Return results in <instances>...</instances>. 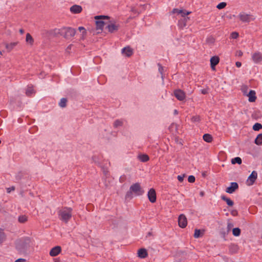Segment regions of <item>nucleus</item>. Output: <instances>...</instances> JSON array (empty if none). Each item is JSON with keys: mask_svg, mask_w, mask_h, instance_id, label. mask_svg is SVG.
I'll return each mask as SVG.
<instances>
[{"mask_svg": "<svg viewBox=\"0 0 262 262\" xmlns=\"http://www.w3.org/2000/svg\"><path fill=\"white\" fill-rule=\"evenodd\" d=\"M48 33L50 36H56L60 35L66 39H70L75 35L76 30L71 27H62L51 30Z\"/></svg>", "mask_w": 262, "mask_h": 262, "instance_id": "nucleus-1", "label": "nucleus"}, {"mask_svg": "<svg viewBox=\"0 0 262 262\" xmlns=\"http://www.w3.org/2000/svg\"><path fill=\"white\" fill-rule=\"evenodd\" d=\"M72 208L63 207L58 211V217L63 222L67 223L72 218Z\"/></svg>", "mask_w": 262, "mask_h": 262, "instance_id": "nucleus-2", "label": "nucleus"}, {"mask_svg": "<svg viewBox=\"0 0 262 262\" xmlns=\"http://www.w3.org/2000/svg\"><path fill=\"white\" fill-rule=\"evenodd\" d=\"M30 239L29 238L20 239L16 244V248L20 252L25 253L30 247Z\"/></svg>", "mask_w": 262, "mask_h": 262, "instance_id": "nucleus-3", "label": "nucleus"}, {"mask_svg": "<svg viewBox=\"0 0 262 262\" xmlns=\"http://www.w3.org/2000/svg\"><path fill=\"white\" fill-rule=\"evenodd\" d=\"M144 193V191L141 187L140 183H136L130 186L129 191L127 192L126 195L129 193H133L136 196L142 195Z\"/></svg>", "mask_w": 262, "mask_h": 262, "instance_id": "nucleus-4", "label": "nucleus"}, {"mask_svg": "<svg viewBox=\"0 0 262 262\" xmlns=\"http://www.w3.org/2000/svg\"><path fill=\"white\" fill-rule=\"evenodd\" d=\"M105 18L108 19L109 17L108 16L105 15H97L95 16V19L97 20L96 21V25L97 30H102L104 25V22L103 20L99 19Z\"/></svg>", "mask_w": 262, "mask_h": 262, "instance_id": "nucleus-5", "label": "nucleus"}, {"mask_svg": "<svg viewBox=\"0 0 262 262\" xmlns=\"http://www.w3.org/2000/svg\"><path fill=\"white\" fill-rule=\"evenodd\" d=\"M173 94L176 98L180 101H183L186 98L185 93L184 92V91L180 89L174 90L173 92Z\"/></svg>", "mask_w": 262, "mask_h": 262, "instance_id": "nucleus-6", "label": "nucleus"}, {"mask_svg": "<svg viewBox=\"0 0 262 262\" xmlns=\"http://www.w3.org/2000/svg\"><path fill=\"white\" fill-rule=\"evenodd\" d=\"M257 178V173L256 171H253L247 180V184L249 186L252 185Z\"/></svg>", "mask_w": 262, "mask_h": 262, "instance_id": "nucleus-7", "label": "nucleus"}, {"mask_svg": "<svg viewBox=\"0 0 262 262\" xmlns=\"http://www.w3.org/2000/svg\"><path fill=\"white\" fill-rule=\"evenodd\" d=\"M148 198L149 199V201L152 203H155L157 200V195H156V192L154 188H151L149 189V190L148 192L147 193Z\"/></svg>", "mask_w": 262, "mask_h": 262, "instance_id": "nucleus-8", "label": "nucleus"}, {"mask_svg": "<svg viewBox=\"0 0 262 262\" xmlns=\"http://www.w3.org/2000/svg\"><path fill=\"white\" fill-rule=\"evenodd\" d=\"M178 224L179 226L182 228L186 227L187 225V220L185 215L181 214L179 216Z\"/></svg>", "mask_w": 262, "mask_h": 262, "instance_id": "nucleus-9", "label": "nucleus"}, {"mask_svg": "<svg viewBox=\"0 0 262 262\" xmlns=\"http://www.w3.org/2000/svg\"><path fill=\"white\" fill-rule=\"evenodd\" d=\"M252 59L254 63H259L262 61V54L259 52H255L252 54Z\"/></svg>", "mask_w": 262, "mask_h": 262, "instance_id": "nucleus-10", "label": "nucleus"}, {"mask_svg": "<svg viewBox=\"0 0 262 262\" xmlns=\"http://www.w3.org/2000/svg\"><path fill=\"white\" fill-rule=\"evenodd\" d=\"M238 188V184L236 182H232L230 183V186L226 188V192L229 193H232Z\"/></svg>", "mask_w": 262, "mask_h": 262, "instance_id": "nucleus-11", "label": "nucleus"}, {"mask_svg": "<svg viewBox=\"0 0 262 262\" xmlns=\"http://www.w3.org/2000/svg\"><path fill=\"white\" fill-rule=\"evenodd\" d=\"M119 27L120 26L119 24L112 23L108 25L106 28H107L108 32L112 33L117 31Z\"/></svg>", "mask_w": 262, "mask_h": 262, "instance_id": "nucleus-12", "label": "nucleus"}, {"mask_svg": "<svg viewBox=\"0 0 262 262\" xmlns=\"http://www.w3.org/2000/svg\"><path fill=\"white\" fill-rule=\"evenodd\" d=\"M220 58L217 56H213L210 59V66L212 70H214L215 69V66L219 63Z\"/></svg>", "mask_w": 262, "mask_h": 262, "instance_id": "nucleus-13", "label": "nucleus"}, {"mask_svg": "<svg viewBox=\"0 0 262 262\" xmlns=\"http://www.w3.org/2000/svg\"><path fill=\"white\" fill-rule=\"evenodd\" d=\"M246 96L249 97L248 100L250 102H255L257 98L255 91L254 90H250L249 92L246 94Z\"/></svg>", "mask_w": 262, "mask_h": 262, "instance_id": "nucleus-14", "label": "nucleus"}, {"mask_svg": "<svg viewBox=\"0 0 262 262\" xmlns=\"http://www.w3.org/2000/svg\"><path fill=\"white\" fill-rule=\"evenodd\" d=\"M122 53L126 57H129L133 55V51L129 47H126L122 49Z\"/></svg>", "mask_w": 262, "mask_h": 262, "instance_id": "nucleus-15", "label": "nucleus"}, {"mask_svg": "<svg viewBox=\"0 0 262 262\" xmlns=\"http://www.w3.org/2000/svg\"><path fill=\"white\" fill-rule=\"evenodd\" d=\"M61 250V248L60 246H56L53 248L50 251V255L51 256H57Z\"/></svg>", "mask_w": 262, "mask_h": 262, "instance_id": "nucleus-16", "label": "nucleus"}, {"mask_svg": "<svg viewBox=\"0 0 262 262\" xmlns=\"http://www.w3.org/2000/svg\"><path fill=\"white\" fill-rule=\"evenodd\" d=\"M82 10V7L79 5H74L70 8L71 12L74 14L79 13Z\"/></svg>", "mask_w": 262, "mask_h": 262, "instance_id": "nucleus-17", "label": "nucleus"}, {"mask_svg": "<svg viewBox=\"0 0 262 262\" xmlns=\"http://www.w3.org/2000/svg\"><path fill=\"white\" fill-rule=\"evenodd\" d=\"M250 15L247 14H240L239 15V19L243 22L249 23L250 21Z\"/></svg>", "mask_w": 262, "mask_h": 262, "instance_id": "nucleus-18", "label": "nucleus"}, {"mask_svg": "<svg viewBox=\"0 0 262 262\" xmlns=\"http://www.w3.org/2000/svg\"><path fill=\"white\" fill-rule=\"evenodd\" d=\"M138 255L139 257L144 258L147 256L148 253L145 249L141 248L138 250Z\"/></svg>", "mask_w": 262, "mask_h": 262, "instance_id": "nucleus-19", "label": "nucleus"}, {"mask_svg": "<svg viewBox=\"0 0 262 262\" xmlns=\"http://www.w3.org/2000/svg\"><path fill=\"white\" fill-rule=\"evenodd\" d=\"M221 199L222 200L225 201L227 204L229 206H232L234 205V202L230 199L227 198L225 195H222Z\"/></svg>", "mask_w": 262, "mask_h": 262, "instance_id": "nucleus-20", "label": "nucleus"}, {"mask_svg": "<svg viewBox=\"0 0 262 262\" xmlns=\"http://www.w3.org/2000/svg\"><path fill=\"white\" fill-rule=\"evenodd\" d=\"M203 140L208 143H211L213 140L212 136L209 134H205L203 136Z\"/></svg>", "mask_w": 262, "mask_h": 262, "instance_id": "nucleus-21", "label": "nucleus"}, {"mask_svg": "<svg viewBox=\"0 0 262 262\" xmlns=\"http://www.w3.org/2000/svg\"><path fill=\"white\" fill-rule=\"evenodd\" d=\"M6 239V235L3 229L0 228V244H2Z\"/></svg>", "mask_w": 262, "mask_h": 262, "instance_id": "nucleus-22", "label": "nucleus"}, {"mask_svg": "<svg viewBox=\"0 0 262 262\" xmlns=\"http://www.w3.org/2000/svg\"><path fill=\"white\" fill-rule=\"evenodd\" d=\"M17 42H11L9 44H7L6 45V48L7 50V52H10L11 51L13 48L16 46Z\"/></svg>", "mask_w": 262, "mask_h": 262, "instance_id": "nucleus-23", "label": "nucleus"}, {"mask_svg": "<svg viewBox=\"0 0 262 262\" xmlns=\"http://www.w3.org/2000/svg\"><path fill=\"white\" fill-rule=\"evenodd\" d=\"M26 41L31 45H32L34 43V39L29 33L26 34Z\"/></svg>", "mask_w": 262, "mask_h": 262, "instance_id": "nucleus-24", "label": "nucleus"}, {"mask_svg": "<svg viewBox=\"0 0 262 262\" xmlns=\"http://www.w3.org/2000/svg\"><path fill=\"white\" fill-rule=\"evenodd\" d=\"M139 159L143 162H146L149 159L148 155L145 154L140 155L138 156Z\"/></svg>", "mask_w": 262, "mask_h": 262, "instance_id": "nucleus-25", "label": "nucleus"}, {"mask_svg": "<svg viewBox=\"0 0 262 262\" xmlns=\"http://www.w3.org/2000/svg\"><path fill=\"white\" fill-rule=\"evenodd\" d=\"M254 143L257 145H260L262 144V134L258 135L255 139Z\"/></svg>", "mask_w": 262, "mask_h": 262, "instance_id": "nucleus-26", "label": "nucleus"}, {"mask_svg": "<svg viewBox=\"0 0 262 262\" xmlns=\"http://www.w3.org/2000/svg\"><path fill=\"white\" fill-rule=\"evenodd\" d=\"M35 93L34 90L32 86H28L26 92V94L27 96H30Z\"/></svg>", "mask_w": 262, "mask_h": 262, "instance_id": "nucleus-27", "label": "nucleus"}, {"mask_svg": "<svg viewBox=\"0 0 262 262\" xmlns=\"http://www.w3.org/2000/svg\"><path fill=\"white\" fill-rule=\"evenodd\" d=\"M67 99L65 98H62L61 99L59 103V105L62 107H65L67 106Z\"/></svg>", "mask_w": 262, "mask_h": 262, "instance_id": "nucleus-28", "label": "nucleus"}, {"mask_svg": "<svg viewBox=\"0 0 262 262\" xmlns=\"http://www.w3.org/2000/svg\"><path fill=\"white\" fill-rule=\"evenodd\" d=\"M241 233V229L239 228H235L232 230V234L235 236H238L240 235Z\"/></svg>", "mask_w": 262, "mask_h": 262, "instance_id": "nucleus-29", "label": "nucleus"}, {"mask_svg": "<svg viewBox=\"0 0 262 262\" xmlns=\"http://www.w3.org/2000/svg\"><path fill=\"white\" fill-rule=\"evenodd\" d=\"M237 246L236 245H231L229 247V251L231 253H235L237 251Z\"/></svg>", "mask_w": 262, "mask_h": 262, "instance_id": "nucleus-30", "label": "nucleus"}, {"mask_svg": "<svg viewBox=\"0 0 262 262\" xmlns=\"http://www.w3.org/2000/svg\"><path fill=\"white\" fill-rule=\"evenodd\" d=\"M242 162V160L239 157H236L231 160V163L233 164H235L237 163L238 164H241Z\"/></svg>", "mask_w": 262, "mask_h": 262, "instance_id": "nucleus-31", "label": "nucleus"}, {"mask_svg": "<svg viewBox=\"0 0 262 262\" xmlns=\"http://www.w3.org/2000/svg\"><path fill=\"white\" fill-rule=\"evenodd\" d=\"M252 128L255 131H258L262 128V125L259 123H256L253 126Z\"/></svg>", "mask_w": 262, "mask_h": 262, "instance_id": "nucleus-32", "label": "nucleus"}, {"mask_svg": "<svg viewBox=\"0 0 262 262\" xmlns=\"http://www.w3.org/2000/svg\"><path fill=\"white\" fill-rule=\"evenodd\" d=\"M203 233H201V230L195 229L194 230V237L195 238H199L203 235Z\"/></svg>", "mask_w": 262, "mask_h": 262, "instance_id": "nucleus-33", "label": "nucleus"}, {"mask_svg": "<svg viewBox=\"0 0 262 262\" xmlns=\"http://www.w3.org/2000/svg\"><path fill=\"white\" fill-rule=\"evenodd\" d=\"M186 18H183V19L179 20L178 25L180 27H182V28L183 27H185L186 25Z\"/></svg>", "mask_w": 262, "mask_h": 262, "instance_id": "nucleus-34", "label": "nucleus"}, {"mask_svg": "<svg viewBox=\"0 0 262 262\" xmlns=\"http://www.w3.org/2000/svg\"><path fill=\"white\" fill-rule=\"evenodd\" d=\"M248 86L246 85H243L241 87V91L243 93L244 95H246L248 94Z\"/></svg>", "mask_w": 262, "mask_h": 262, "instance_id": "nucleus-35", "label": "nucleus"}, {"mask_svg": "<svg viewBox=\"0 0 262 262\" xmlns=\"http://www.w3.org/2000/svg\"><path fill=\"white\" fill-rule=\"evenodd\" d=\"M18 221L21 223H24L27 221V217L26 215H21L18 217Z\"/></svg>", "mask_w": 262, "mask_h": 262, "instance_id": "nucleus-36", "label": "nucleus"}, {"mask_svg": "<svg viewBox=\"0 0 262 262\" xmlns=\"http://www.w3.org/2000/svg\"><path fill=\"white\" fill-rule=\"evenodd\" d=\"M123 123L122 121L120 120H116L114 123V126L115 127H118V126H121Z\"/></svg>", "mask_w": 262, "mask_h": 262, "instance_id": "nucleus-37", "label": "nucleus"}, {"mask_svg": "<svg viewBox=\"0 0 262 262\" xmlns=\"http://www.w3.org/2000/svg\"><path fill=\"white\" fill-rule=\"evenodd\" d=\"M24 176V173L21 171H20L17 173V174L16 175V180L17 181L20 180Z\"/></svg>", "mask_w": 262, "mask_h": 262, "instance_id": "nucleus-38", "label": "nucleus"}, {"mask_svg": "<svg viewBox=\"0 0 262 262\" xmlns=\"http://www.w3.org/2000/svg\"><path fill=\"white\" fill-rule=\"evenodd\" d=\"M226 5L227 4L225 2H222L217 5L216 8L219 9H222L224 8Z\"/></svg>", "mask_w": 262, "mask_h": 262, "instance_id": "nucleus-39", "label": "nucleus"}, {"mask_svg": "<svg viewBox=\"0 0 262 262\" xmlns=\"http://www.w3.org/2000/svg\"><path fill=\"white\" fill-rule=\"evenodd\" d=\"M238 36L239 34L236 32H233L230 34V38L232 39H236Z\"/></svg>", "mask_w": 262, "mask_h": 262, "instance_id": "nucleus-40", "label": "nucleus"}, {"mask_svg": "<svg viewBox=\"0 0 262 262\" xmlns=\"http://www.w3.org/2000/svg\"><path fill=\"white\" fill-rule=\"evenodd\" d=\"M191 121L193 122H199L200 121V117L199 116L196 115L193 116L191 119Z\"/></svg>", "mask_w": 262, "mask_h": 262, "instance_id": "nucleus-41", "label": "nucleus"}, {"mask_svg": "<svg viewBox=\"0 0 262 262\" xmlns=\"http://www.w3.org/2000/svg\"><path fill=\"white\" fill-rule=\"evenodd\" d=\"M78 30L81 32L82 31V37L83 38L84 36L86 34V31L85 28L83 27H79L78 28Z\"/></svg>", "mask_w": 262, "mask_h": 262, "instance_id": "nucleus-42", "label": "nucleus"}, {"mask_svg": "<svg viewBox=\"0 0 262 262\" xmlns=\"http://www.w3.org/2000/svg\"><path fill=\"white\" fill-rule=\"evenodd\" d=\"M233 227V224L231 222H228L227 223V233H228L230 231V230H231V229Z\"/></svg>", "mask_w": 262, "mask_h": 262, "instance_id": "nucleus-43", "label": "nucleus"}, {"mask_svg": "<svg viewBox=\"0 0 262 262\" xmlns=\"http://www.w3.org/2000/svg\"><path fill=\"white\" fill-rule=\"evenodd\" d=\"M171 13L173 14L177 13L178 14H180V13H183V10H179L178 9L174 8L172 10Z\"/></svg>", "mask_w": 262, "mask_h": 262, "instance_id": "nucleus-44", "label": "nucleus"}, {"mask_svg": "<svg viewBox=\"0 0 262 262\" xmlns=\"http://www.w3.org/2000/svg\"><path fill=\"white\" fill-rule=\"evenodd\" d=\"M195 178L193 176H189L188 178V181L189 183H193L195 182Z\"/></svg>", "mask_w": 262, "mask_h": 262, "instance_id": "nucleus-45", "label": "nucleus"}, {"mask_svg": "<svg viewBox=\"0 0 262 262\" xmlns=\"http://www.w3.org/2000/svg\"><path fill=\"white\" fill-rule=\"evenodd\" d=\"M190 13L189 12H187L186 10H183V13H180V14L183 17V18H185V16L187 15H188Z\"/></svg>", "mask_w": 262, "mask_h": 262, "instance_id": "nucleus-46", "label": "nucleus"}, {"mask_svg": "<svg viewBox=\"0 0 262 262\" xmlns=\"http://www.w3.org/2000/svg\"><path fill=\"white\" fill-rule=\"evenodd\" d=\"M126 179V176L125 175H123L120 177L119 181L121 183H123L125 181Z\"/></svg>", "mask_w": 262, "mask_h": 262, "instance_id": "nucleus-47", "label": "nucleus"}, {"mask_svg": "<svg viewBox=\"0 0 262 262\" xmlns=\"http://www.w3.org/2000/svg\"><path fill=\"white\" fill-rule=\"evenodd\" d=\"M184 177H185L184 174L183 176L179 175L178 176L177 178H178V180H179V181H180V182H182L183 181Z\"/></svg>", "mask_w": 262, "mask_h": 262, "instance_id": "nucleus-48", "label": "nucleus"}, {"mask_svg": "<svg viewBox=\"0 0 262 262\" xmlns=\"http://www.w3.org/2000/svg\"><path fill=\"white\" fill-rule=\"evenodd\" d=\"M231 214L233 216H237L238 215V212L236 210H233L231 211Z\"/></svg>", "mask_w": 262, "mask_h": 262, "instance_id": "nucleus-49", "label": "nucleus"}, {"mask_svg": "<svg viewBox=\"0 0 262 262\" xmlns=\"http://www.w3.org/2000/svg\"><path fill=\"white\" fill-rule=\"evenodd\" d=\"M158 66H159V71L161 73V74L162 75L163 71V67L160 64H158Z\"/></svg>", "mask_w": 262, "mask_h": 262, "instance_id": "nucleus-50", "label": "nucleus"}, {"mask_svg": "<svg viewBox=\"0 0 262 262\" xmlns=\"http://www.w3.org/2000/svg\"><path fill=\"white\" fill-rule=\"evenodd\" d=\"M243 52L241 50L237 51L236 53V55L239 57H241L243 55Z\"/></svg>", "mask_w": 262, "mask_h": 262, "instance_id": "nucleus-51", "label": "nucleus"}, {"mask_svg": "<svg viewBox=\"0 0 262 262\" xmlns=\"http://www.w3.org/2000/svg\"><path fill=\"white\" fill-rule=\"evenodd\" d=\"M26 260L23 258H19L15 261V262H26Z\"/></svg>", "mask_w": 262, "mask_h": 262, "instance_id": "nucleus-52", "label": "nucleus"}, {"mask_svg": "<svg viewBox=\"0 0 262 262\" xmlns=\"http://www.w3.org/2000/svg\"><path fill=\"white\" fill-rule=\"evenodd\" d=\"M15 187L14 186H12L10 188H7V192L9 193L11 192V190H14Z\"/></svg>", "mask_w": 262, "mask_h": 262, "instance_id": "nucleus-53", "label": "nucleus"}, {"mask_svg": "<svg viewBox=\"0 0 262 262\" xmlns=\"http://www.w3.org/2000/svg\"><path fill=\"white\" fill-rule=\"evenodd\" d=\"M235 65L237 68H240L242 66V63L239 61H237L235 63Z\"/></svg>", "mask_w": 262, "mask_h": 262, "instance_id": "nucleus-54", "label": "nucleus"}, {"mask_svg": "<svg viewBox=\"0 0 262 262\" xmlns=\"http://www.w3.org/2000/svg\"><path fill=\"white\" fill-rule=\"evenodd\" d=\"M207 90H206L205 89L202 90V93L203 94H207Z\"/></svg>", "mask_w": 262, "mask_h": 262, "instance_id": "nucleus-55", "label": "nucleus"}, {"mask_svg": "<svg viewBox=\"0 0 262 262\" xmlns=\"http://www.w3.org/2000/svg\"><path fill=\"white\" fill-rule=\"evenodd\" d=\"M19 32L20 34H23L24 33V30L23 29L19 30Z\"/></svg>", "mask_w": 262, "mask_h": 262, "instance_id": "nucleus-56", "label": "nucleus"}, {"mask_svg": "<svg viewBox=\"0 0 262 262\" xmlns=\"http://www.w3.org/2000/svg\"><path fill=\"white\" fill-rule=\"evenodd\" d=\"M174 115H178V111L177 110H175L174 111Z\"/></svg>", "mask_w": 262, "mask_h": 262, "instance_id": "nucleus-57", "label": "nucleus"}, {"mask_svg": "<svg viewBox=\"0 0 262 262\" xmlns=\"http://www.w3.org/2000/svg\"><path fill=\"white\" fill-rule=\"evenodd\" d=\"M200 195H202V196H203L204 195V192H201L200 193Z\"/></svg>", "mask_w": 262, "mask_h": 262, "instance_id": "nucleus-58", "label": "nucleus"}, {"mask_svg": "<svg viewBox=\"0 0 262 262\" xmlns=\"http://www.w3.org/2000/svg\"><path fill=\"white\" fill-rule=\"evenodd\" d=\"M223 234H224V236H225V235L226 234V232H224ZM224 237L225 238V237Z\"/></svg>", "mask_w": 262, "mask_h": 262, "instance_id": "nucleus-59", "label": "nucleus"}, {"mask_svg": "<svg viewBox=\"0 0 262 262\" xmlns=\"http://www.w3.org/2000/svg\"><path fill=\"white\" fill-rule=\"evenodd\" d=\"M1 143V141L0 140V144Z\"/></svg>", "mask_w": 262, "mask_h": 262, "instance_id": "nucleus-60", "label": "nucleus"}]
</instances>
